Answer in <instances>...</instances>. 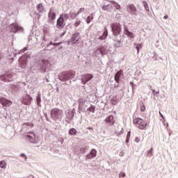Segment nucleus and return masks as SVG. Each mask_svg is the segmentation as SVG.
<instances>
[{
    "label": "nucleus",
    "instance_id": "nucleus-1",
    "mask_svg": "<svg viewBox=\"0 0 178 178\" xmlns=\"http://www.w3.org/2000/svg\"><path fill=\"white\" fill-rule=\"evenodd\" d=\"M63 116V111L59 108H53L51 111V118L53 120H59Z\"/></svg>",
    "mask_w": 178,
    "mask_h": 178
},
{
    "label": "nucleus",
    "instance_id": "nucleus-2",
    "mask_svg": "<svg viewBox=\"0 0 178 178\" xmlns=\"http://www.w3.org/2000/svg\"><path fill=\"white\" fill-rule=\"evenodd\" d=\"M111 30L113 35H119L122 33V25L118 22H114L111 24Z\"/></svg>",
    "mask_w": 178,
    "mask_h": 178
},
{
    "label": "nucleus",
    "instance_id": "nucleus-3",
    "mask_svg": "<svg viewBox=\"0 0 178 178\" xmlns=\"http://www.w3.org/2000/svg\"><path fill=\"white\" fill-rule=\"evenodd\" d=\"M134 123L136 124V127L140 130H144V129L147 127V122L140 118H135Z\"/></svg>",
    "mask_w": 178,
    "mask_h": 178
},
{
    "label": "nucleus",
    "instance_id": "nucleus-4",
    "mask_svg": "<svg viewBox=\"0 0 178 178\" xmlns=\"http://www.w3.org/2000/svg\"><path fill=\"white\" fill-rule=\"evenodd\" d=\"M0 80L4 83H10L13 81V75L12 74H3L0 76Z\"/></svg>",
    "mask_w": 178,
    "mask_h": 178
},
{
    "label": "nucleus",
    "instance_id": "nucleus-5",
    "mask_svg": "<svg viewBox=\"0 0 178 178\" xmlns=\"http://www.w3.org/2000/svg\"><path fill=\"white\" fill-rule=\"evenodd\" d=\"M80 40V33L79 32H76L72 34L71 39L67 42V45H70V44H75Z\"/></svg>",
    "mask_w": 178,
    "mask_h": 178
},
{
    "label": "nucleus",
    "instance_id": "nucleus-6",
    "mask_svg": "<svg viewBox=\"0 0 178 178\" xmlns=\"http://www.w3.org/2000/svg\"><path fill=\"white\" fill-rule=\"evenodd\" d=\"M127 12L130 13V15H134V16H137V8L134 6V4H129L127 8Z\"/></svg>",
    "mask_w": 178,
    "mask_h": 178
},
{
    "label": "nucleus",
    "instance_id": "nucleus-7",
    "mask_svg": "<svg viewBox=\"0 0 178 178\" xmlns=\"http://www.w3.org/2000/svg\"><path fill=\"white\" fill-rule=\"evenodd\" d=\"M32 99L33 98H31L30 95L26 94L22 97V104H23L24 105H30L31 104Z\"/></svg>",
    "mask_w": 178,
    "mask_h": 178
},
{
    "label": "nucleus",
    "instance_id": "nucleus-8",
    "mask_svg": "<svg viewBox=\"0 0 178 178\" xmlns=\"http://www.w3.org/2000/svg\"><path fill=\"white\" fill-rule=\"evenodd\" d=\"M0 104H1V105H3V106L8 108V106H11L13 102H12V101H10L5 97H0Z\"/></svg>",
    "mask_w": 178,
    "mask_h": 178
},
{
    "label": "nucleus",
    "instance_id": "nucleus-9",
    "mask_svg": "<svg viewBox=\"0 0 178 178\" xmlns=\"http://www.w3.org/2000/svg\"><path fill=\"white\" fill-rule=\"evenodd\" d=\"M93 76L90 74H85L81 76V81L83 84H86L87 82L90 81L92 79Z\"/></svg>",
    "mask_w": 178,
    "mask_h": 178
},
{
    "label": "nucleus",
    "instance_id": "nucleus-10",
    "mask_svg": "<svg viewBox=\"0 0 178 178\" xmlns=\"http://www.w3.org/2000/svg\"><path fill=\"white\" fill-rule=\"evenodd\" d=\"M65 19H63V18H62V17H59V18L57 19V22H56V28L57 29H63V27H65Z\"/></svg>",
    "mask_w": 178,
    "mask_h": 178
},
{
    "label": "nucleus",
    "instance_id": "nucleus-11",
    "mask_svg": "<svg viewBox=\"0 0 178 178\" xmlns=\"http://www.w3.org/2000/svg\"><path fill=\"white\" fill-rule=\"evenodd\" d=\"M10 33H17L18 30H23L22 27L17 26V24H10Z\"/></svg>",
    "mask_w": 178,
    "mask_h": 178
},
{
    "label": "nucleus",
    "instance_id": "nucleus-12",
    "mask_svg": "<svg viewBox=\"0 0 178 178\" xmlns=\"http://www.w3.org/2000/svg\"><path fill=\"white\" fill-rule=\"evenodd\" d=\"M48 17H49V22H52L56 19V13L54 11V9H50L49 14H48Z\"/></svg>",
    "mask_w": 178,
    "mask_h": 178
},
{
    "label": "nucleus",
    "instance_id": "nucleus-13",
    "mask_svg": "<svg viewBox=\"0 0 178 178\" xmlns=\"http://www.w3.org/2000/svg\"><path fill=\"white\" fill-rule=\"evenodd\" d=\"M26 140H28V141L30 143H34L35 140V134H34L33 132H27Z\"/></svg>",
    "mask_w": 178,
    "mask_h": 178
},
{
    "label": "nucleus",
    "instance_id": "nucleus-14",
    "mask_svg": "<svg viewBox=\"0 0 178 178\" xmlns=\"http://www.w3.org/2000/svg\"><path fill=\"white\" fill-rule=\"evenodd\" d=\"M58 79L60 81H67V72H63L59 74Z\"/></svg>",
    "mask_w": 178,
    "mask_h": 178
},
{
    "label": "nucleus",
    "instance_id": "nucleus-15",
    "mask_svg": "<svg viewBox=\"0 0 178 178\" xmlns=\"http://www.w3.org/2000/svg\"><path fill=\"white\" fill-rule=\"evenodd\" d=\"M97 156V150L93 149L91 150L90 153L86 156L87 159H92V158H95Z\"/></svg>",
    "mask_w": 178,
    "mask_h": 178
},
{
    "label": "nucleus",
    "instance_id": "nucleus-16",
    "mask_svg": "<svg viewBox=\"0 0 178 178\" xmlns=\"http://www.w3.org/2000/svg\"><path fill=\"white\" fill-rule=\"evenodd\" d=\"M122 74H123V70H119L115 75V81H116V83H119V81H120V76H122Z\"/></svg>",
    "mask_w": 178,
    "mask_h": 178
},
{
    "label": "nucleus",
    "instance_id": "nucleus-17",
    "mask_svg": "<svg viewBox=\"0 0 178 178\" xmlns=\"http://www.w3.org/2000/svg\"><path fill=\"white\" fill-rule=\"evenodd\" d=\"M104 30L103 35L99 38V40H106V37H108V29L104 27Z\"/></svg>",
    "mask_w": 178,
    "mask_h": 178
},
{
    "label": "nucleus",
    "instance_id": "nucleus-18",
    "mask_svg": "<svg viewBox=\"0 0 178 178\" xmlns=\"http://www.w3.org/2000/svg\"><path fill=\"white\" fill-rule=\"evenodd\" d=\"M74 76H76V72H74V71H67V80H69V79H73Z\"/></svg>",
    "mask_w": 178,
    "mask_h": 178
},
{
    "label": "nucleus",
    "instance_id": "nucleus-19",
    "mask_svg": "<svg viewBox=\"0 0 178 178\" xmlns=\"http://www.w3.org/2000/svg\"><path fill=\"white\" fill-rule=\"evenodd\" d=\"M106 122L111 125L115 123L113 115H109L107 118H106Z\"/></svg>",
    "mask_w": 178,
    "mask_h": 178
},
{
    "label": "nucleus",
    "instance_id": "nucleus-20",
    "mask_svg": "<svg viewBox=\"0 0 178 178\" xmlns=\"http://www.w3.org/2000/svg\"><path fill=\"white\" fill-rule=\"evenodd\" d=\"M124 33L126 35H127V37H129V38H134V33H133V32H130L126 28L124 29Z\"/></svg>",
    "mask_w": 178,
    "mask_h": 178
},
{
    "label": "nucleus",
    "instance_id": "nucleus-21",
    "mask_svg": "<svg viewBox=\"0 0 178 178\" xmlns=\"http://www.w3.org/2000/svg\"><path fill=\"white\" fill-rule=\"evenodd\" d=\"M37 10L40 12V13H42L44 10H45V8H44V5L42 3H39L37 5Z\"/></svg>",
    "mask_w": 178,
    "mask_h": 178
},
{
    "label": "nucleus",
    "instance_id": "nucleus-22",
    "mask_svg": "<svg viewBox=\"0 0 178 178\" xmlns=\"http://www.w3.org/2000/svg\"><path fill=\"white\" fill-rule=\"evenodd\" d=\"M69 15L71 19H76V17H77V16H79V14H77V13H76V11H74V10H71L70 12Z\"/></svg>",
    "mask_w": 178,
    "mask_h": 178
},
{
    "label": "nucleus",
    "instance_id": "nucleus-23",
    "mask_svg": "<svg viewBox=\"0 0 178 178\" xmlns=\"http://www.w3.org/2000/svg\"><path fill=\"white\" fill-rule=\"evenodd\" d=\"M49 61L47 60H42V67L43 69H45L46 67H49Z\"/></svg>",
    "mask_w": 178,
    "mask_h": 178
},
{
    "label": "nucleus",
    "instance_id": "nucleus-24",
    "mask_svg": "<svg viewBox=\"0 0 178 178\" xmlns=\"http://www.w3.org/2000/svg\"><path fill=\"white\" fill-rule=\"evenodd\" d=\"M73 116H74V115H73V113L71 111L67 113V114H66V118H67V120L69 122H70V120H72V119H73Z\"/></svg>",
    "mask_w": 178,
    "mask_h": 178
},
{
    "label": "nucleus",
    "instance_id": "nucleus-25",
    "mask_svg": "<svg viewBox=\"0 0 178 178\" xmlns=\"http://www.w3.org/2000/svg\"><path fill=\"white\" fill-rule=\"evenodd\" d=\"M85 103H86V102L84 100H83L82 99H80L79 100V109H83V106H84Z\"/></svg>",
    "mask_w": 178,
    "mask_h": 178
},
{
    "label": "nucleus",
    "instance_id": "nucleus-26",
    "mask_svg": "<svg viewBox=\"0 0 178 178\" xmlns=\"http://www.w3.org/2000/svg\"><path fill=\"white\" fill-rule=\"evenodd\" d=\"M69 134H70L71 136H76V134H77V131L76 130V129L72 128L69 131Z\"/></svg>",
    "mask_w": 178,
    "mask_h": 178
},
{
    "label": "nucleus",
    "instance_id": "nucleus-27",
    "mask_svg": "<svg viewBox=\"0 0 178 178\" xmlns=\"http://www.w3.org/2000/svg\"><path fill=\"white\" fill-rule=\"evenodd\" d=\"M110 2L116 8V9H118V10L120 9V8H121L120 5H119V3H118L116 1H110Z\"/></svg>",
    "mask_w": 178,
    "mask_h": 178
},
{
    "label": "nucleus",
    "instance_id": "nucleus-28",
    "mask_svg": "<svg viewBox=\"0 0 178 178\" xmlns=\"http://www.w3.org/2000/svg\"><path fill=\"white\" fill-rule=\"evenodd\" d=\"M0 168L1 169H6V161L3 160L0 161Z\"/></svg>",
    "mask_w": 178,
    "mask_h": 178
},
{
    "label": "nucleus",
    "instance_id": "nucleus-29",
    "mask_svg": "<svg viewBox=\"0 0 178 178\" xmlns=\"http://www.w3.org/2000/svg\"><path fill=\"white\" fill-rule=\"evenodd\" d=\"M60 17H62L63 20H67V19H69V15L67 13H63L60 15Z\"/></svg>",
    "mask_w": 178,
    "mask_h": 178
},
{
    "label": "nucleus",
    "instance_id": "nucleus-30",
    "mask_svg": "<svg viewBox=\"0 0 178 178\" xmlns=\"http://www.w3.org/2000/svg\"><path fill=\"white\" fill-rule=\"evenodd\" d=\"M143 6L147 12H149V6H148V3L146 1H143Z\"/></svg>",
    "mask_w": 178,
    "mask_h": 178
},
{
    "label": "nucleus",
    "instance_id": "nucleus-31",
    "mask_svg": "<svg viewBox=\"0 0 178 178\" xmlns=\"http://www.w3.org/2000/svg\"><path fill=\"white\" fill-rule=\"evenodd\" d=\"M88 111L89 112H92V113H95V106H92L89 107L88 108Z\"/></svg>",
    "mask_w": 178,
    "mask_h": 178
},
{
    "label": "nucleus",
    "instance_id": "nucleus-32",
    "mask_svg": "<svg viewBox=\"0 0 178 178\" xmlns=\"http://www.w3.org/2000/svg\"><path fill=\"white\" fill-rule=\"evenodd\" d=\"M99 51L102 56L105 55V48L104 47L99 48Z\"/></svg>",
    "mask_w": 178,
    "mask_h": 178
},
{
    "label": "nucleus",
    "instance_id": "nucleus-33",
    "mask_svg": "<svg viewBox=\"0 0 178 178\" xmlns=\"http://www.w3.org/2000/svg\"><path fill=\"white\" fill-rule=\"evenodd\" d=\"M36 102L38 105H40V104H41V95H38L36 97Z\"/></svg>",
    "mask_w": 178,
    "mask_h": 178
},
{
    "label": "nucleus",
    "instance_id": "nucleus-34",
    "mask_svg": "<svg viewBox=\"0 0 178 178\" xmlns=\"http://www.w3.org/2000/svg\"><path fill=\"white\" fill-rule=\"evenodd\" d=\"M19 66L20 67H22V69L26 67V61L24 60L22 63V62L19 60Z\"/></svg>",
    "mask_w": 178,
    "mask_h": 178
},
{
    "label": "nucleus",
    "instance_id": "nucleus-35",
    "mask_svg": "<svg viewBox=\"0 0 178 178\" xmlns=\"http://www.w3.org/2000/svg\"><path fill=\"white\" fill-rule=\"evenodd\" d=\"M81 23V21L76 19V22L74 24V27H79Z\"/></svg>",
    "mask_w": 178,
    "mask_h": 178
},
{
    "label": "nucleus",
    "instance_id": "nucleus-36",
    "mask_svg": "<svg viewBox=\"0 0 178 178\" xmlns=\"http://www.w3.org/2000/svg\"><path fill=\"white\" fill-rule=\"evenodd\" d=\"M24 124H25V126H29L30 127H34V124L32 122H25Z\"/></svg>",
    "mask_w": 178,
    "mask_h": 178
},
{
    "label": "nucleus",
    "instance_id": "nucleus-37",
    "mask_svg": "<svg viewBox=\"0 0 178 178\" xmlns=\"http://www.w3.org/2000/svg\"><path fill=\"white\" fill-rule=\"evenodd\" d=\"M92 19H93L92 17L88 16L86 19V23H88V24H90L91 22V20H92Z\"/></svg>",
    "mask_w": 178,
    "mask_h": 178
},
{
    "label": "nucleus",
    "instance_id": "nucleus-38",
    "mask_svg": "<svg viewBox=\"0 0 178 178\" xmlns=\"http://www.w3.org/2000/svg\"><path fill=\"white\" fill-rule=\"evenodd\" d=\"M84 10H86V8H81L79 9V10L77 12V15H80V13H83V12H84Z\"/></svg>",
    "mask_w": 178,
    "mask_h": 178
},
{
    "label": "nucleus",
    "instance_id": "nucleus-39",
    "mask_svg": "<svg viewBox=\"0 0 178 178\" xmlns=\"http://www.w3.org/2000/svg\"><path fill=\"white\" fill-rule=\"evenodd\" d=\"M140 111L141 112H145V106L144 104L140 106Z\"/></svg>",
    "mask_w": 178,
    "mask_h": 178
},
{
    "label": "nucleus",
    "instance_id": "nucleus-40",
    "mask_svg": "<svg viewBox=\"0 0 178 178\" xmlns=\"http://www.w3.org/2000/svg\"><path fill=\"white\" fill-rule=\"evenodd\" d=\"M119 177H126V173L123 172H120Z\"/></svg>",
    "mask_w": 178,
    "mask_h": 178
},
{
    "label": "nucleus",
    "instance_id": "nucleus-41",
    "mask_svg": "<svg viewBox=\"0 0 178 178\" xmlns=\"http://www.w3.org/2000/svg\"><path fill=\"white\" fill-rule=\"evenodd\" d=\"M131 136V131H129L127 133V140H130V136Z\"/></svg>",
    "mask_w": 178,
    "mask_h": 178
},
{
    "label": "nucleus",
    "instance_id": "nucleus-42",
    "mask_svg": "<svg viewBox=\"0 0 178 178\" xmlns=\"http://www.w3.org/2000/svg\"><path fill=\"white\" fill-rule=\"evenodd\" d=\"M20 156H21L22 158H24L25 160L26 161V159H27V156H26V154H21Z\"/></svg>",
    "mask_w": 178,
    "mask_h": 178
},
{
    "label": "nucleus",
    "instance_id": "nucleus-43",
    "mask_svg": "<svg viewBox=\"0 0 178 178\" xmlns=\"http://www.w3.org/2000/svg\"><path fill=\"white\" fill-rule=\"evenodd\" d=\"M108 6H109V5L103 6L102 7L103 10H108Z\"/></svg>",
    "mask_w": 178,
    "mask_h": 178
},
{
    "label": "nucleus",
    "instance_id": "nucleus-44",
    "mask_svg": "<svg viewBox=\"0 0 178 178\" xmlns=\"http://www.w3.org/2000/svg\"><path fill=\"white\" fill-rule=\"evenodd\" d=\"M152 148L150 149V151L148 152L149 156H152Z\"/></svg>",
    "mask_w": 178,
    "mask_h": 178
},
{
    "label": "nucleus",
    "instance_id": "nucleus-45",
    "mask_svg": "<svg viewBox=\"0 0 178 178\" xmlns=\"http://www.w3.org/2000/svg\"><path fill=\"white\" fill-rule=\"evenodd\" d=\"M136 49H137V51H138V54H140V47H138V45H137V46L136 47Z\"/></svg>",
    "mask_w": 178,
    "mask_h": 178
},
{
    "label": "nucleus",
    "instance_id": "nucleus-46",
    "mask_svg": "<svg viewBox=\"0 0 178 178\" xmlns=\"http://www.w3.org/2000/svg\"><path fill=\"white\" fill-rule=\"evenodd\" d=\"M135 141L136 143H140V138H136Z\"/></svg>",
    "mask_w": 178,
    "mask_h": 178
},
{
    "label": "nucleus",
    "instance_id": "nucleus-47",
    "mask_svg": "<svg viewBox=\"0 0 178 178\" xmlns=\"http://www.w3.org/2000/svg\"><path fill=\"white\" fill-rule=\"evenodd\" d=\"M153 94H159V92H156L155 90H153Z\"/></svg>",
    "mask_w": 178,
    "mask_h": 178
},
{
    "label": "nucleus",
    "instance_id": "nucleus-48",
    "mask_svg": "<svg viewBox=\"0 0 178 178\" xmlns=\"http://www.w3.org/2000/svg\"><path fill=\"white\" fill-rule=\"evenodd\" d=\"M159 115H160L161 118H163V115H162V113L159 112Z\"/></svg>",
    "mask_w": 178,
    "mask_h": 178
},
{
    "label": "nucleus",
    "instance_id": "nucleus-49",
    "mask_svg": "<svg viewBox=\"0 0 178 178\" xmlns=\"http://www.w3.org/2000/svg\"><path fill=\"white\" fill-rule=\"evenodd\" d=\"M163 19H164L165 20H166V19H168V15H165V16L163 17Z\"/></svg>",
    "mask_w": 178,
    "mask_h": 178
},
{
    "label": "nucleus",
    "instance_id": "nucleus-50",
    "mask_svg": "<svg viewBox=\"0 0 178 178\" xmlns=\"http://www.w3.org/2000/svg\"><path fill=\"white\" fill-rule=\"evenodd\" d=\"M87 129L88 130H92V127H88Z\"/></svg>",
    "mask_w": 178,
    "mask_h": 178
},
{
    "label": "nucleus",
    "instance_id": "nucleus-51",
    "mask_svg": "<svg viewBox=\"0 0 178 178\" xmlns=\"http://www.w3.org/2000/svg\"><path fill=\"white\" fill-rule=\"evenodd\" d=\"M41 17L40 15H38V19L40 20V18Z\"/></svg>",
    "mask_w": 178,
    "mask_h": 178
},
{
    "label": "nucleus",
    "instance_id": "nucleus-52",
    "mask_svg": "<svg viewBox=\"0 0 178 178\" xmlns=\"http://www.w3.org/2000/svg\"><path fill=\"white\" fill-rule=\"evenodd\" d=\"M129 140H127V138L126 143H129Z\"/></svg>",
    "mask_w": 178,
    "mask_h": 178
},
{
    "label": "nucleus",
    "instance_id": "nucleus-53",
    "mask_svg": "<svg viewBox=\"0 0 178 178\" xmlns=\"http://www.w3.org/2000/svg\"><path fill=\"white\" fill-rule=\"evenodd\" d=\"M24 51H27V49H26V48H25V49H24Z\"/></svg>",
    "mask_w": 178,
    "mask_h": 178
},
{
    "label": "nucleus",
    "instance_id": "nucleus-54",
    "mask_svg": "<svg viewBox=\"0 0 178 178\" xmlns=\"http://www.w3.org/2000/svg\"><path fill=\"white\" fill-rule=\"evenodd\" d=\"M62 35H65V33H63Z\"/></svg>",
    "mask_w": 178,
    "mask_h": 178
}]
</instances>
